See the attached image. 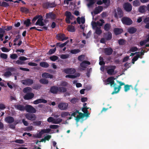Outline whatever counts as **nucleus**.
I'll use <instances>...</instances> for the list:
<instances>
[{
    "mask_svg": "<svg viewBox=\"0 0 149 149\" xmlns=\"http://www.w3.org/2000/svg\"><path fill=\"white\" fill-rule=\"evenodd\" d=\"M67 91V89L65 87H58L56 86H51L50 90L51 93L54 94H57L58 92L65 93Z\"/></svg>",
    "mask_w": 149,
    "mask_h": 149,
    "instance_id": "nucleus-1",
    "label": "nucleus"
},
{
    "mask_svg": "<svg viewBox=\"0 0 149 149\" xmlns=\"http://www.w3.org/2000/svg\"><path fill=\"white\" fill-rule=\"evenodd\" d=\"M122 23L125 25H130L133 23L132 21L130 18L126 17H124L121 19Z\"/></svg>",
    "mask_w": 149,
    "mask_h": 149,
    "instance_id": "nucleus-2",
    "label": "nucleus"
},
{
    "mask_svg": "<svg viewBox=\"0 0 149 149\" xmlns=\"http://www.w3.org/2000/svg\"><path fill=\"white\" fill-rule=\"evenodd\" d=\"M103 3H104L105 5L104 7L107 8L110 5L111 1L110 0H102V1L101 0H99L97 2V4L99 5H101Z\"/></svg>",
    "mask_w": 149,
    "mask_h": 149,
    "instance_id": "nucleus-3",
    "label": "nucleus"
},
{
    "mask_svg": "<svg viewBox=\"0 0 149 149\" xmlns=\"http://www.w3.org/2000/svg\"><path fill=\"white\" fill-rule=\"evenodd\" d=\"M21 82L23 85L30 86L33 83L34 81L31 79L27 78L26 79L22 80Z\"/></svg>",
    "mask_w": 149,
    "mask_h": 149,
    "instance_id": "nucleus-4",
    "label": "nucleus"
},
{
    "mask_svg": "<svg viewBox=\"0 0 149 149\" xmlns=\"http://www.w3.org/2000/svg\"><path fill=\"white\" fill-rule=\"evenodd\" d=\"M115 79V78L114 77H111L108 78L107 79L106 81L108 83H105V85H107L110 84L111 87L113 85L114 86L116 85V84L115 83L114 81Z\"/></svg>",
    "mask_w": 149,
    "mask_h": 149,
    "instance_id": "nucleus-5",
    "label": "nucleus"
},
{
    "mask_svg": "<svg viewBox=\"0 0 149 149\" xmlns=\"http://www.w3.org/2000/svg\"><path fill=\"white\" fill-rule=\"evenodd\" d=\"M25 110L30 113H34L36 112V109L32 106L29 105H26L25 106Z\"/></svg>",
    "mask_w": 149,
    "mask_h": 149,
    "instance_id": "nucleus-6",
    "label": "nucleus"
},
{
    "mask_svg": "<svg viewBox=\"0 0 149 149\" xmlns=\"http://www.w3.org/2000/svg\"><path fill=\"white\" fill-rule=\"evenodd\" d=\"M123 6L124 9L127 12H130L132 10V6L131 4L128 2L125 3Z\"/></svg>",
    "mask_w": 149,
    "mask_h": 149,
    "instance_id": "nucleus-7",
    "label": "nucleus"
},
{
    "mask_svg": "<svg viewBox=\"0 0 149 149\" xmlns=\"http://www.w3.org/2000/svg\"><path fill=\"white\" fill-rule=\"evenodd\" d=\"M25 116L27 119L31 121H34L36 118V115L32 113H27Z\"/></svg>",
    "mask_w": 149,
    "mask_h": 149,
    "instance_id": "nucleus-8",
    "label": "nucleus"
},
{
    "mask_svg": "<svg viewBox=\"0 0 149 149\" xmlns=\"http://www.w3.org/2000/svg\"><path fill=\"white\" fill-rule=\"evenodd\" d=\"M68 104L65 102H61L59 103L58 105V107L61 110H65L67 109Z\"/></svg>",
    "mask_w": 149,
    "mask_h": 149,
    "instance_id": "nucleus-9",
    "label": "nucleus"
},
{
    "mask_svg": "<svg viewBox=\"0 0 149 149\" xmlns=\"http://www.w3.org/2000/svg\"><path fill=\"white\" fill-rule=\"evenodd\" d=\"M43 17L41 15H40L35 25H39L40 26H43L46 25L43 22Z\"/></svg>",
    "mask_w": 149,
    "mask_h": 149,
    "instance_id": "nucleus-10",
    "label": "nucleus"
},
{
    "mask_svg": "<svg viewBox=\"0 0 149 149\" xmlns=\"http://www.w3.org/2000/svg\"><path fill=\"white\" fill-rule=\"evenodd\" d=\"M56 6V5L54 3H50L48 2H46L43 4V8L47 9L49 8H53Z\"/></svg>",
    "mask_w": 149,
    "mask_h": 149,
    "instance_id": "nucleus-11",
    "label": "nucleus"
},
{
    "mask_svg": "<svg viewBox=\"0 0 149 149\" xmlns=\"http://www.w3.org/2000/svg\"><path fill=\"white\" fill-rule=\"evenodd\" d=\"M110 68L107 69V73L109 75H112L114 74V70L116 68V66L115 65H111L109 67Z\"/></svg>",
    "mask_w": 149,
    "mask_h": 149,
    "instance_id": "nucleus-12",
    "label": "nucleus"
},
{
    "mask_svg": "<svg viewBox=\"0 0 149 149\" xmlns=\"http://www.w3.org/2000/svg\"><path fill=\"white\" fill-rule=\"evenodd\" d=\"M34 96V94L31 92L25 94L24 96V98L25 100H29L33 98Z\"/></svg>",
    "mask_w": 149,
    "mask_h": 149,
    "instance_id": "nucleus-13",
    "label": "nucleus"
},
{
    "mask_svg": "<svg viewBox=\"0 0 149 149\" xmlns=\"http://www.w3.org/2000/svg\"><path fill=\"white\" fill-rule=\"evenodd\" d=\"M57 39L60 41H63L68 39V37H66L64 34L60 33L56 35Z\"/></svg>",
    "mask_w": 149,
    "mask_h": 149,
    "instance_id": "nucleus-14",
    "label": "nucleus"
},
{
    "mask_svg": "<svg viewBox=\"0 0 149 149\" xmlns=\"http://www.w3.org/2000/svg\"><path fill=\"white\" fill-rule=\"evenodd\" d=\"M63 72L67 74H73L76 72V70L74 68H67L64 69Z\"/></svg>",
    "mask_w": 149,
    "mask_h": 149,
    "instance_id": "nucleus-15",
    "label": "nucleus"
},
{
    "mask_svg": "<svg viewBox=\"0 0 149 149\" xmlns=\"http://www.w3.org/2000/svg\"><path fill=\"white\" fill-rule=\"evenodd\" d=\"M113 52V50L110 47L104 49V53L105 55H110L112 54Z\"/></svg>",
    "mask_w": 149,
    "mask_h": 149,
    "instance_id": "nucleus-16",
    "label": "nucleus"
},
{
    "mask_svg": "<svg viewBox=\"0 0 149 149\" xmlns=\"http://www.w3.org/2000/svg\"><path fill=\"white\" fill-rule=\"evenodd\" d=\"M103 7L101 6H98L95 8L94 13L95 15L101 12L103 10Z\"/></svg>",
    "mask_w": 149,
    "mask_h": 149,
    "instance_id": "nucleus-17",
    "label": "nucleus"
},
{
    "mask_svg": "<svg viewBox=\"0 0 149 149\" xmlns=\"http://www.w3.org/2000/svg\"><path fill=\"white\" fill-rule=\"evenodd\" d=\"M5 121L9 123H13L14 121V118L10 116H8L5 118Z\"/></svg>",
    "mask_w": 149,
    "mask_h": 149,
    "instance_id": "nucleus-18",
    "label": "nucleus"
},
{
    "mask_svg": "<svg viewBox=\"0 0 149 149\" xmlns=\"http://www.w3.org/2000/svg\"><path fill=\"white\" fill-rule=\"evenodd\" d=\"M47 100L44 99H39L35 100L33 102V104H37L40 103H46L47 102Z\"/></svg>",
    "mask_w": 149,
    "mask_h": 149,
    "instance_id": "nucleus-19",
    "label": "nucleus"
},
{
    "mask_svg": "<svg viewBox=\"0 0 149 149\" xmlns=\"http://www.w3.org/2000/svg\"><path fill=\"white\" fill-rule=\"evenodd\" d=\"M14 107L15 109L20 111H24L25 110V106L20 104L15 105Z\"/></svg>",
    "mask_w": 149,
    "mask_h": 149,
    "instance_id": "nucleus-20",
    "label": "nucleus"
},
{
    "mask_svg": "<svg viewBox=\"0 0 149 149\" xmlns=\"http://www.w3.org/2000/svg\"><path fill=\"white\" fill-rule=\"evenodd\" d=\"M42 76L43 78H50L52 79L53 78V75H52L46 72L43 73L42 74Z\"/></svg>",
    "mask_w": 149,
    "mask_h": 149,
    "instance_id": "nucleus-21",
    "label": "nucleus"
},
{
    "mask_svg": "<svg viewBox=\"0 0 149 149\" xmlns=\"http://www.w3.org/2000/svg\"><path fill=\"white\" fill-rule=\"evenodd\" d=\"M114 34L116 35L121 34L123 31L122 29L119 28H115L113 30Z\"/></svg>",
    "mask_w": 149,
    "mask_h": 149,
    "instance_id": "nucleus-22",
    "label": "nucleus"
},
{
    "mask_svg": "<svg viewBox=\"0 0 149 149\" xmlns=\"http://www.w3.org/2000/svg\"><path fill=\"white\" fill-rule=\"evenodd\" d=\"M45 17L46 19H47L49 18L52 19L54 18L55 17V15L52 12H49L46 14Z\"/></svg>",
    "mask_w": 149,
    "mask_h": 149,
    "instance_id": "nucleus-23",
    "label": "nucleus"
},
{
    "mask_svg": "<svg viewBox=\"0 0 149 149\" xmlns=\"http://www.w3.org/2000/svg\"><path fill=\"white\" fill-rule=\"evenodd\" d=\"M146 8V6L145 5L140 6L138 8V11L141 13H144L146 11L145 9Z\"/></svg>",
    "mask_w": 149,
    "mask_h": 149,
    "instance_id": "nucleus-24",
    "label": "nucleus"
},
{
    "mask_svg": "<svg viewBox=\"0 0 149 149\" xmlns=\"http://www.w3.org/2000/svg\"><path fill=\"white\" fill-rule=\"evenodd\" d=\"M23 91L24 93L27 94L32 92V89L30 87H28L23 88Z\"/></svg>",
    "mask_w": 149,
    "mask_h": 149,
    "instance_id": "nucleus-25",
    "label": "nucleus"
},
{
    "mask_svg": "<svg viewBox=\"0 0 149 149\" xmlns=\"http://www.w3.org/2000/svg\"><path fill=\"white\" fill-rule=\"evenodd\" d=\"M112 37V35L111 32H109L108 33H106L105 34L104 38L107 40H110Z\"/></svg>",
    "mask_w": 149,
    "mask_h": 149,
    "instance_id": "nucleus-26",
    "label": "nucleus"
},
{
    "mask_svg": "<svg viewBox=\"0 0 149 149\" xmlns=\"http://www.w3.org/2000/svg\"><path fill=\"white\" fill-rule=\"evenodd\" d=\"M86 64L89 65H90L91 63L88 61H84L80 63V65L81 67L86 68Z\"/></svg>",
    "mask_w": 149,
    "mask_h": 149,
    "instance_id": "nucleus-27",
    "label": "nucleus"
},
{
    "mask_svg": "<svg viewBox=\"0 0 149 149\" xmlns=\"http://www.w3.org/2000/svg\"><path fill=\"white\" fill-rule=\"evenodd\" d=\"M136 31V29L133 27L129 28L128 30V32L130 34H133L135 33Z\"/></svg>",
    "mask_w": 149,
    "mask_h": 149,
    "instance_id": "nucleus-28",
    "label": "nucleus"
},
{
    "mask_svg": "<svg viewBox=\"0 0 149 149\" xmlns=\"http://www.w3.org/2000/svg\"><path fill=\"white\" fill-rule=\"evenodd\" d=\"M68 42V40L62 44H61L60 42H58L56 44V47H59L60 48H62L65 46Z\"/></svg>",
    "mask_w": 149,
    "mask_h": 149,
    "instance_id": "nucleus-29",
    "label": "nucleus"
},
{
    "mask_svg": "<svg viewBox=\"0 0 149 149\" xmlns=\"http://www.w3.org/2000/svg\"><path fill=\"white\" fill-rule=\"evenodd\" d=\"M40 65L41 67L44 68H47L49 67V65L45 62H41L40 63Z\"/></svg>",
    "mask_w": 149,
    "mask_h": 149,
    "instance_id": "nucleus-30",
    "label": "nucleus"
},
{
    "mask_svg": "<svg viewBox=\"0 0 149 149\" xmlns=\"http://www.w3.org/2000/svg\"><path fill=\"white\" fill-rule=\"evenodd\" d=\"M79 100L77 97H74L71 99L70 102L71 103L73 104H75L78 102Z\"/></svg>",
    "mask_w": 149,
    "mask_h": 149,
    "instance_id": "nucleus-31",
    "label": "nucleus"
},
{
    "mask_svg": "<svg viewBox=\"0 0 149 149\" xmlns=\"http://www.w3.org/2000/svg\"><path fill=\"white\" fill-rule=\"evenodd\" d=\"M118 14L119 18L122 17L123 16V12L120 8H118L117 9Z\"/></svg>",
    "mask_w": 149,
    "mask_h": 149,
    "instance_id": "nucleus-32",
    "label": "nucleus"
},
{
    "mask_svg": "<svg viewBox=\"0 0 149 149\" xmlns=\"http://www.w3.org/2000/svg\"><path fill=\"white\" fill-rule=\"evenodd\" d=\"M20 11L24 13H28L29 12V10L27 8L25 7H21L20 8Z\"/></svg>",
    "mask_w": 149,
    "mask_h": 149,
    "instance_id": "nucleus-33",
    "label": "nucleus"
},
{
    "mask_svg": "<svg viewBox=\"0 0 149 149\" xmlns=\"http://www.w3.org/2000/svg\"><path fill=\"white\" fill-rule=\"evenodd\" d=\"M30 21L31 20L30 19H27L24 21V24L26 25V27L29 26L31 23Z\"/></svg>",
    "mask_w": 149,
    "mask_h": 149,
    "instance_id": "nucleus-34",
    "label": "nucleus"
},
{
    "mask_svg": "<svg viewBox=\"0 0 149 149\" xmlns=\"http://www.w3.org/2000/svg\"><path fill=\"white\" fill-rule=\"evenodd\" d=\"M67 28L68 31L71 32H74L75 31V28L73 26H68Z\"/></svg>",
    "mask_w": 149,
    "mask_h": 149,
    "instance_id": "nucleus-35",
    "label": "nucleus"
},
{
    "mask_svg": "<svg viewBox=\"0 0 149 149\" xmlns=\"http://www.w3.org/2000/svg\"><path fill=\"white\" fill-rule=\"evenodd\" d=\"M39 82L41 84H47L48 83V81L45 79H41L39 80Z\"/></svg>",
    "mask_w": 149,
    "mask_h": 149,
    "instance_id": "nucleus-36",
    "label": "nucleus"
},
{
    "mask_svg": "<svg viewBox=\"0 0 149 149\" xmlns=\"http://www.w3.org/2000/svg\"><path fill=\"white\" fill-rule=\"evenodd\" d=\"M117 82H118L119 84V85L118 86V90H117V92H119L120 89L121 88V86L123 85H125V83L124 82H122L121 81H117Z\"/></svg>",
    "mask_w": 149,
    "mask_h": 149,
    "instance_id": "nucleus-37",
    "label": "nucleus"
},
{
    "mask_svg": "<svg viewBox=\"0 0 149 149\" xmlns=\"http://www.w3.org/2000/svg\"><path fill=\"white\" fill-rule=\"evenodd\" d=\"M140 3L138 0H135L133 2V5L135 7H137L140 5Z\"/></svg>",
    "mask_w": 149,
    "mask_h": 149,
    "instance_id": "nucleus-38",
    "label": "nucleus"
},
{
    "mask_svg": "<svg viewBox=\"0 0 149 149\" xmlns=\"http://www.w3.org/2000/svg\"><path fill=\"white\" fill-rule=\"evenodd\" d=\"M111 27L110 24L108 23L106 24L104 26V29L107 31H109Z\"/></svg>",
    "mask_w": 149,
    "mask_h": 149,
    "instance_id": "nucleus-39",
    "label": "nucleus"
},
{
    "mask_svg": "<svg viewBox=\"0 0 149 149\" xmlns=\"http://www.w3.org/2000/svg\"><path fill=\"white\" fill-rule=\"evenodd\" d=\"M70 114L68 112H63L61 114V116L63 118H64L68 116H70Z\"/></svg>",
    "mask_w": 149,
    "mask_h": 149,
    "instance_id": "nucleus-40",
    "label": "nucleus"
},
{
    "mask_svg": "<svg viewBox=\"0 0 149 149\" xmlns=\"http://www.w3.org/2000/svg\"><path fill=\"white\" fill-rule=\"evenodd\" d=\"M58 58V57L56 56L53 55L49 57V59L53 61H55Z\"/></svg>",
    "mask_w": 149,
    "mask_h": 149,
    "instance_id": "nucleus-41",
    "label": "nucleus"
},
{
    "mask_svg": "<svg viewBox=\"0 0 149 149\" xmlns=\"http://www.w3.org/2000/svg\"><path fill=\"white\" fill-rule=\"evenodd\" d=\"M56 50V47H55L54 49H50L47 53V54L49 55H51L54 54Z\"/></svg>",
    "mask_w": 149,
    "mask_h": 149,
    "instance_id": "nucleus-42",
    "label": "nucleus"
},
{
    "mask_svg": "<svg viewBox=\"0 0 149 149\" xmlns=\"http://www.w3.org/2000/svg\"><path fill=\"white\" fill-rule=\"evenodd\" d=\"M80 52L79 49H73L70 51V53L72 54H77Z\"/></svg>",
    "mask_w": 149,
    "mask_h": 149,
    "instance_id": "nucleus-43",
    "label": "nucleus"
},
{
    "mask_svg": "<svg viewBox=\"0 0 149 149\" xmlns=\"http://www.w3.org/2000/svg\"><path fill=\"white\" fill-rule=\"evenodd\" d=\"M51 129L49 128L42 129L41 130V133H42V134L45 133H49L51 131Z\"/></svg>",
    "mask_w": 149,
    "mask_h": 149,
    "instance_id": "nucleus-44",
    "label": "nucleus"
},
{
    "mask_svg": "<svg viewBox=\"0 0 149 149\" xmlns=\"http://www.w3.org/2000/svg\"><path fill=\"white\" fill-rule=\"evenodd\" d=\"M124 91L125 92H127L130 89V87H132V85H130L128 84H126L124 85Z\"/></svg>",
    "mask_w": 149,
    "mask_h": 149,
    "instance_id": "nucleus-45",
    "label": "nucleus"
},
{
    "mask_svg": "<svg viewBox=\"0 0 149 149\" xmlns=\"http://www.w3.org/2000/svg\"><path fill=\"white\" fill-rule=\"evenodd\" d=\"M62 120L60 118H58L56 119H54V121L53 122L54 124H59L62 122Z\"/></svg>",
    "mask_w": 149,
    "mask_h": 149,
    "instance_id": "nucleus-46",
    "label": "nucleus"
},
{
    "mask_svg": "<svg viewBox=\"0 0 149 149\" xmlns=\"http://www.w3.org/2000/svg\"><path fill=\"white\" fill-rule=\"evenodd\" d=\"M95 32L96 34L97 35H99L100 34L102 33V31L100 29V28L96 27Z\"/></svg>",
    "mask_w": 149,
    "mask_h": 149,
    "instance_id": "nucleus-47",
    "label": "nucleus"
},
{
    "mask_svg": "<svg viewBox=\"0 0 149 149\" xmlns=\"http://www.w3.org/2000/svg\"><path fill=\"white\" fill-rule=\"evenodd\" d=\"M0 57L3 59H6L8 58V56L6 54L1 53L0 55Z\"/></svg>",
    "mask_w": 149,
    "mask_h": 149,
    "instance_id": "nucleus-48",
    "label": "nucleus"
},
{
    "mask_svg": "<svg viewBox=\"0 0 149 149\" xmlns=\"http://www.w3.org/2000/svg\"><path fill=\"white\" fill-rule=\"evenodd\" d=\"M41 87V86L39 84H36L33 85L32 86L33 89L36 90H38L40 89Z\"/></svg>",
    "mask_w": 149,
    "mask_h": 149,
    "instance_id": "nucleus-49",
    "label": "nucleus"
},
{
    "mask_svg": "<svg viewBox=\"0 0 149 149\" xmlns=\"http://www.w3.org/2000/svg\"><path fill=\"white\" fill-rule=\"evenodd\" d=\"M100 21L101 22L99 21H97L96 22L97 26H101L103 24L104 22V20L103 19H100Z\"/></svg>",
    "mask_w": 149,
    "mask_h": 149,
    "instance_id": "nucleus-50",
    "label": "nucleus"
},
{
    "mask_svg": "<svg viewBox=\"0 0 149 149\" xmlns=\"http://www.w3.org/2000/svg\"><path fill=\"white\" fill-rule=\"evenodd\" d=\"M69 55L68 54H62L60 56V58L62 59H65L69 58Z\"/></svg>",
    "mask_w": 149,
    "mask_h": 149,
    "instance_id": "nucleus-51",
    "label": "nucleus"
},
{
    "mask_svg": "<svg viewBox=\"0 0 149 149\" xmlns=\"http://www.w3.org/2000/svg\"><path fill=\"white\" fill-rule=\"evenodd\" d=\"M80 74H78L76 76L75 75H67L65 76L66 78H76L77 77H79Z\"/></svg>",
    "mask_w": 149,
    "mask_h": 149,
    "instance_id": "nucleus-52",
    "label": "nucleus"
},
{
    "mask_svg": "<svg viewBox=\"0 0 149 149\" xmlns=\"http://www.w3.org/2000/svg\"><path fill=\"white\" fill-rule=\"evenodd\" d=\"M41 121H33V125L35 126H39L41 124Z\"/></svg>",
    "mask_w": 149,
    "mask_h": 149,
    "instance_id": "nucleus-53",
    "label": "nucleus"
},
{
    "mask_svg": "<svg viewBox=\"0 0 149 149\" xmlns=\"http://www.w3.org/2000/svg\"><path fill=\"white\" fill-rule=\"evenodd\" d=\"M13 142L19 144H22L24 142V141L22 139H17Z\"/></svg>",
    "mask_w": 149,
    "mask_h": 149,
    "instance_id": "nucleus-54",
    "label": "nucleus"
},
{
    "mask_svg": "<svg viewBox=\"0 0 149 149\" xmlns=\"http://www.w3.org/2000/svg\"><path fill=\"white\" fill-rule=\"evenodd\" d=\"M125 40L120 39L118 40V43L120 45H123L125 44Z\"/></svg>",
    "mask_w": 149,
    "mask_h": 149,
    "instance_id": "nucleus-55",
    "label": "nucleus"
},
{
    "mask_svg": "<svg viewBox=\"0 0 149 149\" xmlns=\"http://www.w3.org/2000/svg\"><path fill=\"white\" fill-rule=\"evenodd\" d=\"M112 86L114 87V91L111 93V94L113 95L114 94H116L118 93V92H117V90H118V88L116 87V85L115 86L113 85Z\"/></svg>",
    "mask_w": 149,
    "mask_h": 149,
    "instance_id": "nucleus-56",
    "label": "nucleus"
},
{
    "mask_svg": "<svg viewBox=\"0 0 149 149\" xmlns=\"http://www.w3.org/2000/svg\"><path fill=\"white\" fill-rule=\"evenodd\" d=\"M65 15L66 16V17L68 18H70L72 15V14L69 11H68L65 12Z\"/></svg>",
    "mask_w": 149,
    "mask_h": 149,
    "instance_id": "nucleus-57",
    "label": "nucleus"
},
{
    "mask_svg": "<svg viewBox=\"0 0 149 149\" xmlns=\"http://www.w3.org/2000/svg\"><path fill=\"white\" fill-rule=\"evenodd\" d=\"M138 48L136 47H132L130 49L129 51L130 52H134L138 50Z\"/></svg>",
    "mask_w": 149,
    "mask_h": 149,
    "instance_id": "nucleus-58",
    "label": "nucleus"
},
{
    "mask_svg": "<svg viewBox=\"0 0 149 149\" xmlns=\"http://www.w3.org/2000/svg\"><path fill=\"white\" fill-rule=\"evenodd\" d=\"M139 58H140V55L139 54H136V56H134L132 59V61H137Z\"/></svg>",
    "mask_w": 149,
    "mask_h": 149,
    "instance_id": "nucleus-59",
    "label": "nucleus"
},
{
    "mask_svg": "<svg viewBox=\"0 0 149 149\" xmlns=\"http://www.w3.org/2000/svg\"><path fill=\"white\" fill-rule=\"evenodd\" d=\"M40 15H37L34 17L32 20V23L33 24H34L37 19H38Z\"/></svg>",
    "mask_w": 149,
    "mask_h": 149,
    "instance_id": "nucleus-60",
    "label": "nucleus"
},
{
    "mask_svg": "<svg viewBox=\"0 0 149 149\" xmlns=\"http://www.w3.org/2000/svg\"><path fill=\"white\" fill-rule=\"evenodd\" d=\"M10 58L12 59H15L18 57L17 55L15 54H13L10 55Z\"/></svg>",
    "mask_w": 149,
    "mask_h": 149,
    "instance_id": "nucleus-61",
    "label": "nucleus"
},
{
    "mask_svg": "<svg viewBox=\"0 0 149 149\" xmlns=\"http://www.w3.org/2000/svg\"><path fill=\"white\" fill-rule=\"evenodd\" d=\"M9 6V5L8 3L6 2L3 1L1 3V6L2 7L7 8Z\"/></svg>",
    "mask_w": 149,
    "mask_h": 149,
    "instance_id": "nucleus-62",
    "label": "nucleus"
},
{
    "mask_svg": "<svg viewBox=\"0 0 149 149\" xmlns=\"http://www.w3.org/2000/svg\"><path fill=\"white\" fill-rule=\"evenodd\" d=\"M85 56L84 55H81L79 56L78 57V59L80 61H82L84 59Z\"/></svg>",
    "mask_w": 149,
    "mask_h": 149,
    "instance_id": "nucleus-63",
    "label": "nucleus"
},
{
    "mask_svg": "<svg viewBox=\"0 0 149 149\" xmlns=\"http://www.w3.org/2000/svg\"><path fill=\"white\" fill-rule=\"evenodd\" d=\"M11 72L9 71H6L4 74V76L6 77H8L12 75Z\"/></svg>",
    "mask_w": 149,
    "mask_h": 149,
    "instance_id": "nucleus-64",
    "label": "nucleus"
}]
</instances>
